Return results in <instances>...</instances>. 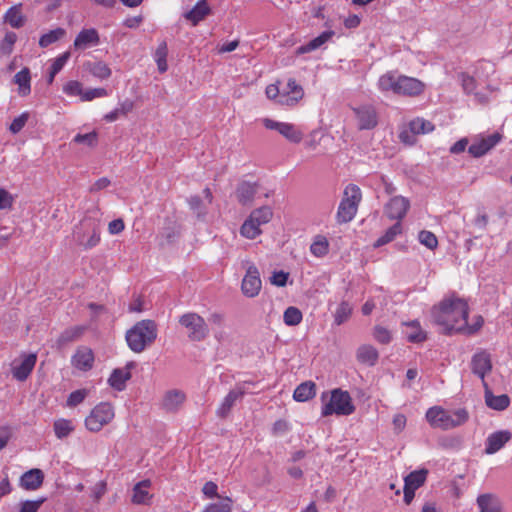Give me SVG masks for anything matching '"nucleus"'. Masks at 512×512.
Instances as JSON below:
<instances>
[{
    "instance_id": "1",
    "label": "nucleus",
    "mask_w": 512,
    "mask_h": 512,
    "mask_svg": "<svg viewBox=\"0 0 512 512\" xmlns=\"http://www.w3.org/2000/svg\"><path fill=\"white\" fill-rule=\"evenodd\" d=\"M469 307L467 302L455 295L444 298L434 306L431 315L437 325L443 327L446 333L475 334L483 325V318L475 316L472 323H468Z\"/></svg>"
},
{
    "instance_id": "2",
    "label": "nucleus",
    "mask_w": 512,
    "mask_h": 512,
    "mask_svg": "<svg viewBox=\"0 0 512 512\" xmlns=\"http://www.w3.org/2000/svg\"><path fill=\"white\" fill-rule=\"evenodd\" d=\"M157 325L153 320H141L126 332L128 347L135 353H141L157 338Z\"/></svg>"
},
{
    "instance_id": "3",
    "label": "nucleus",
    "mask_w": 512,
    "mask_h": 512,
    "mask_svg": "<svg viewBox=\"0 0 512 512\" xmlns=\"http://www.w3.org/2000/svg\"><path fill=\"white\" fill-rule=\"evenodd\" d=\"M322 408L321 415L327 417L330 415L347 416L354 412L352 398L347 391L342 389H333L330 394L327 392L321 395Z\"/></svg>"
},
{
    "instance_id": "4",
    "label": "nucleus",
    "mask_w": 512,
    "mask_h": 512,
    "mask_svg": "<svg viewBox=\"0 0 512 512\" xmlns=\"http://www.w3.org/2000/svg\"><path fill=\"white\" fill-rule=\"evenodd\" d=\"M468 412L463 409L448 411L440 406H433L426 412V419L433 428L449 430L468 421Z\"/></svg>"
},
{
    "instance_id": "5",
    "label": "nucleus",
    "mask_w": 512,
    "mask_h": 512,
    "mask_svg": "<svg viewBox=\"0 0 512 512\" xmlns=\"http://www.w3.org/2000/svg\"><path fill=\"white\" fill-rule=\"evenodd\" d=\"M362 200L361 189L355 184H348L343 191L342 199L336 212V221L345 224L352 221Z\"/></svg>"
},
{
    "instance_id": "6",
    "label": "nucleus",
    "mask_w": 512,
    "mask_h": 512,
    "mask_svg": "<svg viewBox=\"0 0 512 512\" xmlns=\"http://www.w3.org/2000/svg\"><path fill=\"white\" fill-rule=\"evenodd\" d=\"M75 242L85 250L92 249L100 242V227L98 221L84 218L73 230Z\"/></svg>"
},
{
    "instance_id": "7",
    "label": "nucleus",
    "mask_w": 512,
    "mask_h": 512,
    "mask_svg": "<svg viewBox=\"0 0 512 512\" xmlns=\"http://www.w3.org/2000/svg\"><path fill=\"white\" fill-rule=\"evenodd\" d=\"M179 324L186 329L187 337L193 342H200L209 335L205 319L195 312H188L179 317Z\"/></svg>"
},
{
    "instance_id": "8",
    "label": "nucleus",
    "mask_w": 512,
    "mask_h": 512,
    "mask_svg": "<svg viewBox=\"0 0 512 512\" xmlns=\"http://www.w3.org/2000/svg\"><path fill=\"white\" fill-rule=\"evenodd\" d=\"M115 416L114 408L110 403L101 402L96 405L85 419V426L91 432L100 431L109 424Z\"/></svg>"
},
{
    "instance_id": "9",
    "label": "nucleus",
    "mask_w": 512,
    "mask_h": 512,
    "mask_svg": "<svg viewBox=\"0 0 512 512\" xmlns=\"http://www.w3.org/2000/svg\"><path fill=\"white\" fill-rule=\"evenodd\" d=\"M246 274L241 283L242 293L248 298L258 296L262 288V281L258 268L249 260L244 261Z\"/></svg>"
},
{
    "instance_id": "10",
    "label": "nucleus",
    "mask_w": 512,
    "mask_h": 512,
    "mask_svg": "<svg viewBox=\"0 0 512 512\" xmlns=\"http://www.w3.org/2000/svg\"><path fill=\"white\" fill-rule=\"evenodd\" d=\"M262 123L265 128L270 130H276L284 138L292 143H300L303 139V133L294 124L287 122H279L270 118L262 119Z\"/></svg>"
},
{
    "instance_id": "11",
    "label": "nucleus",
    "mask_w": 512,
    "mask_h": 512,
    "mask_svg": "<svg viewBox=\"0 0 512 512\" xmlns=\"http://www.w3.org/2000/svg\"><path fill=\"white\" fill-rule=\"evenodd\" d=\"M502 140V135L495 132L490 135H478L476 136L471 145L468 148L469 154L475 158H479L488 153Z\"/></svg>"
},
{
    "instance_id": "12",
    "label": "nucleus",
    "mask_w": 512,
    "mask_h": 512,
    "mask_svg": "<svg viewBox=\"0 0 512 512\" xmlns=\"http://www.w3.org/2000/svg\"><path fill=\"white\" fill-rule=\"evenodd\" d=\"M471 370L477 375L486 387L485 377L492 370L491 355L486 350L477 351L471 359Z\"/></svg>"
},
{
    "instance_id": "13",
    "label": "nucleus",
    "mask_w": 512,
    "mask_h": 512,
    "mask_svg": "<svg viewBox=\"0 0 512 512\" xmlns=\"http://www.w3.org/2000/svg\"><path fill=\"white\" fill-rule=\"evenodd\" d=\"M37 356L34 353L24 354L12 363V375L18 381H24L35 367Z\"/></svg>"
},
{
    "instance_id": "14",
    "label": "nucleus",
    "mask_w": 512,
    "mask_h": 512,
    "mask_svg": "<svg viewBox=\"0 0 512 512\" xmlns=\"http://www.w3.org/2000/svg\"><path fill=\"white\" fill-rule=\"evenodd\" d=\"M357 126L360 130H370L377 126L378 115L376 109L370 105L354 108Z\"/></svg>"
},
{
    "instance_id": "15",
    "label": "nucleus",
    "mask_w": 512,
    "mask_h": 512,
    "mask_svg": "<svg viewBox=\"0 0 512 512\" xmlns=\"http://www.w3.org/2000/svg\"><path fill=\"white\" fill-rule=\"evenodd\" d=\"M409 207L410 202L407 198L395 196L385 205L384 212L389 219L400 222L405 217Z\"/></svg>"
},
{
    "instance_id": "16",
    "label": "nucleus",
    "mask_w": 512,
    "mask_h": 512,
    "mask_svg": "<svg viewBox=\"0 0 512 512\" xmlns=\"http://www.w3.org/2000/svg\"><path fill=\"white\" fill-rule=\"evenodd\" d=\"M511 438L512 433L508 430H499L491 433L486 439L484 452L487 455L495 454L501 450Z\"/></svg>"
},
{
    "instance_id": "17",
    "label": "nucleus",
    "mask_w": 512,
    "mask_h": 512,
    "mask_svg": "<svg viewBox=\"0 0 512 512\" xmlns=\"http://www.w3.org/2000/svg\"><path fill=\"white\" fill-rule=\"evenodd\" d=\"M71 364L74 368L80 371H89L94 365V353L85 346L77 348L76 352L71 358Z\"/></svg>"
},
{
    "instance_id": "18",
    "label": "nucleus",
    "mask_w": 512,
    "mask_h": 512,
    "mask_svg": "<svg viewBox=\"0 0 512 512\" xmlns=\"http://www.w3.org/2000/svg\"><path fill=\"white\" fill-rule=\"evenodd\" d=\"M398 88V95L414 97L423 93L425 84L417 78L401 75Z\"/></svg>"
},
{
    "instance_id": "19",
    "label": "nucleus",
    "mask_w": 512,
    "mask_h": 512,
    "mask_svg": "<svg viewBox=\"0 0 512 512\" xmlns=\"http://www.w3.org/2000/svg\"><path fill=\"white\" fill-rule=\"evenodd\" d=\"M134 366V362H128L123 368L114 369L108 378V384L117 391L124 390L126 382L131 378V369Z\"/></svg>"
},
{
    "instance_id": "20",
    "label": "nucleus",
    "mask_w": 512,
    "mask_h": 512,
    "mask_svg": "<svg viewBox=\"0 0 512 512\" xmlns=\"http://www.w3.org/2000/svg\"><path fill=\"white\" fill-rule=\"evenodd\" d=\"M100 43V37L96 29L89 28L81 30L73 43L75 49L84 50Z\"/></svg>"
},
{
    "instance_id": "21",
    "label": "nucleus",
    "mask_w": 512,
    "mask_h": 512,
    "mask_svg": "<svg viewBox=\"0 0 512 512\" xmlns=\"http://www.w3.org/2000/svg\"><path fill=\"white\" fill-rule=\"evenodd\" d=\"M334 35H335V32L332 30L323 31L319 36L310 40L308 43L299 46L296 49V54L302 55V54L310 53L312 51L320 49L326 43H328L333 38Z\"/></svg>"
},
{
    "instance_id": "22",
    "label": "nucleus",
    "mask_w": 512,
    "mask_h": 512,
    "mask_svg": "<svg viewBox=\"0 0 512 512\" xmlns=\"http://www.w3.org/2000/svg\"><path fill=\"white\" fill-rule=\"evenodd\" d=\"M44 480V473L38 468L25 472L20 478V486L28 491H34L41 487Z\"/></svg>"
},
{
    "instance_id": "23",
    "label": "nucleus",
    "mask_w": 512,
    "mask_h": 512,
    "mask_svg": "<svg viewBox=\"0 0 512 512\" xmlns=\"http://www.w3.org/2000/svg\"><path fill=\"white\" fill-rule=\"evenodd\" d=\"M287 94H281L278 102L282 105L294 106L303 97V89L299 86L294 79H289L287 82Z\"/></svg>"
},
{
    "instance_id": "24",
    "label": "nucleus",
    "mask_w": 512,
    "mask_h": 512,
    "mask_svg": "<svg viewBox=\"0 0 512 512\" xmlns=\"http://www.w3.org/2000/svg\"><path fill=\"white\" fill-rule=\"evenodd\" d=\"M402 325L405 326L404 334L409 342L422 343L427 339V333L422 329L419 321L403 322Z\"/></svg>"
},
{
    "instance_id": "25",
    "label": "nucleus",
    "mask_w": 512,
    "mask_h": 512,
    "mask_svg": "<svg viewBox=\"0 0 512 512\" xmlns=\"http://www.w3.org/2000/svg\"><path fill=\"white\" fill-rule=\"evenodd\" d=\"M479 512H502L500 499L491 493L481 494L477 497Z\"/></svg>"
},
{
    "instance_id": "26",
    "label": "nucleus",
    "mask_w": 512,
    "mask_h": 512,
    "mask_svg": "<svg viewBox=\"0 0 512 512\" xmlns=\"http://www.w3.org/2000/svg\"><path fill=\"white\" fill-rule=\"evenodd\" d=\"M400 76L394 71L386 72L378 79V89L383 93L392 92L398 95Z\"/></svg>"
},
{
    "instance_id": "27",
    "label": "nucleus",
    "mask_w": 512,
    "mask_h": 512,
    "mask_svg": "<svg viewBox=\"0 0 512 512\" xmlns=\"http://www.w3.org/2000/svg\"><path fill=\"white\" fill-rule=\"evenodd\" d=\"M258 191V184L248 181L241 182L236 189V197L242 205L251 204Z\"/></svg>"
},
{
    "instance_id": "28",
    "label": "nucleus",
    "mask_w": 512,
    "mask_h": 512,
    "mask_svg": "<svg viewBox=\"0 0 512 512\" xmlns=\"http://www.w3.org/2000/svg\"><path fill=\"white\" fill-rule=\"evenodd\" d=\"M458 80L461 84V87H462L464 93L473 94L475 96V99L480 103H484L487 101L486 96H484L483 94H481L479 92H476L477 83L473 76H471L465 72H461L458 74Z\"/></svg>"
},
{
    "instance_id": "29",
    "label": "nucleus",
    "mask_w": 512,
    "mask_h": 512,
    "mask_svg": "<svg viewBox=\"0 0 512 512\" xmlns=\"http://www.w3.org/2000/svg\"><path fill=\"white\" fill-rule=\"evenodd\" d=\"M244 394V390L240 387H236L235 389H232L226 397L223 399L222 403L217 409V415L219 417H226L231 408L234 406L235 402L241 398Z\"/></svg>"
},
{
    "instance_id": "30",
    "label": "nucleus",
    "mask_w": 512,
    "mask_h": 512,
    "mask_svg": "<svg viewBox=\"0 0 512 512\" xmlns=\"http://www.w3.org/2000/svg\"><path fill=\"white\" fill-rule=\"evenodd\" d=\"M13 82L18 86V94L22 97L31 93V74L27 67L17 72L13 77Z\"/></svg>"
},
{
    "instance_id": "31",
    "label": "nucleus",
    "mask_w": 512,
    "mask_h": 512,
    "mask_svg": "<svg viewBox=\"0 0 512 512\" xmlns=\"http://www.w3.org/2000/svg\"><path fill=\"white\" fill-rule=\"evenodd\" d=\"M379 354L372 345H361L356 351L357 361L367 366H374L378 360Z\"/></svg>"
},
{
    "instance_id": "32",
    "label": "nucleus",
    "mask_w": 512,
    "mask_h": 512,
    "mask_svg": "<svg viewBox=\"0 0 512 512\" xmlns=\"http://www.w3.org/2000/svg\"><path fill=\"white\" fill-rule=\"evenodd\" d=\"M186 397L185 394L178 390L168 391L162 400V406L165 410L174 412L177 411L184 403Z\"/></svg>"
},
{
    "instance_id": "33",
    "label": "nucleus",
    "mask_w": 512,
    "mask_h": 512,
    "mask_svg": "<svg viewBox=\"0 0 512 512\" xmlns=\"http://www.w3.org/2000/svg\"><path fill=\"white\" fill-rule=\"evenodd\" d=\"M210 13V8L205 0H200L188 12L184 14L185 19L190 21L193 25L198 24Z\"/></svg>"
},
{
    "instance_id": "34",
    "label": "nucleus",
    "mask_w": 512,
    "mask_h": 512,
    "mask_svg": "<svg viewBox=\"0 0 512 512\" xmlns=\"http://www.w3.org/2000/svg\"><path fill=\"white\" fill-rule=\"evenodd\" d=\"M316 394V385L312 381H306L296 387L293 398L297 402H305L313 398Z\"/></svg>"
},
{
    "instance_id": "35",
    "label": "nucleus",
    "mask_w": 512,
    "mask_h": 512,
    "mask_svg": "<svg viewBox=\"0 0 512 512\" xmlns=\"http://www.w3.org/2000/svg\"><path fill=\"white\" fill-rule=\"evenodd\" d=\"M330 244L326 236L317 234L313 237L310 252L317 258H323L329 253Z\"/></svg>"
},
{
    "instance_id": "36",
    "label": "nucleus",
    "mask_w": 512,
    "mask_h": 512,
    "mask_svg": "<svg viewBox=\"0 0 512 512\" xmlns=\"http://www.w3.org/2000/svg\"><path fill=\"white\" fill-rule=\"evenodd\" d=\"M485 402L489 408L497 411H503L509 406L510 399L506 394L496 396L491 391L486 390Z\"/></svg>"
},
{
    "instance_id": "37",
    "label": "nucleus",
    "mask_w": 512,
    "mask_h": 512,
    "mask_svg": "<svg viewBox=\"0 0 512 512\" xmlns=\"http://www.w3.org/2000/svg\"><path fill=\"white\" fill-rule=\"evenodd\" d=\"M4 20L13 28L22 27L24 25V16L21 13V4L8 9L5 13Z\"/></svg>"
},
{
    "instance_id": "38",
    "label": "nucleus",
    "mask_w": 512,
    "mask_h": 512,
    "mask_svg": "<svg viewBox=\"0 0 512 512\" xmlns=\"http://www.w3.org/2000/svg\"><path fill=\"white\" fill-rule=\"evenodd\" d=\"M272 216L273 212L271 208L268 206H263L253 210L248 218L257 225L262 226L267 224L272 219Z\"/></svg>"
},
{
    "instance_id": "39",
    "label": "nucleus",
    "mask_w": 512,
    "mask_h": 512,
    "mask_svg": "<svg viewBox=\"0 0 512 512\" xmlns=\"http://www.w3.org/2000/svg\"><path fill=\"white\" fill-rule=\"evenodd\" d=\"M66 35V30L58 27L54 30H50L47 33H44L39 39V46L41 48H46L53 43H56L60 39H62Z\"/></svg>"
},
{
    "instance_id": "40",
    "label": "nucleus",
    "mask_w": 512,
    "mask_h": 512,
    "mask_svg": "<svg viewBox=\"0 0 512 512\" xmlns=\"http://www.w3.org/2000/svg\"><path fill=\"white\" fill-rule=\"evenodd\" d=\"M408 128L412 134H427L434 130V125L423 118H415L410 121Z\"/></svg>"
},
{
    "instance_id": "41",
    "label": "nucleus",
    "mask_w": 512,
    "mask_h": 512,
    "mask_svg": "<svg viewBox=\"0 0 512 512\" xmlns=\"http://www.w3.org/2000/svg\"><path fill=\"white\" fill-rule=\"evenodd\" d=\"M150 486L149 480L137 483L133 489V502L136 504H144L150 498L147 488Z\"/></svg>"
},
{
    "instance_id": "42",
    "label": "nucleus",
    "mask_w": 512,
    "mask_h": 512,
    "mask_svg": "<svg viewBox=\"0 0 512 512\" xmlns=\"http://www.w3.org/2000/svg\"><path fill=\"white\" fill-rule=\"evenodd\" d=\"M402 233V225L400 222H396L394 225H392L390 228L386 230L384 235L379 237L374 246L380 247L383 246L391 241H393L398 235Z\"/></svg>"
},
{
    "instance_id": "43",
    "label": "nucleus",
    "mask_w": 512,
    "mask_h": 512,
    "mask_svg": "<svg viewBox=\"0 0 512 512\" xmlns=\"http://www.w3.org/2000/svg\"><path fill=\"white\" fill-rule=\"evenodd\" d=\"M426 470L413 471L404 479L408 489H418L426 480Z\"/></svg>"
},
{
    "instance_id": "44",
    "label": "nucleus",
    "mask_w": 512,
    "mask_h": 512,
    "mask_svg": "<svg viewBox=\"0 0 512 512\" xmlns=\"http://www.w3.org/2000/svg\"><path fill=\"white\" fill-rule=\"evenodd\" d=\"M53 427L55 435L59 439L67 437L74 430L72 421L63 418L56 420Z\"/></svg>"
},
{
    "instance_id": "45",
    "label": "nucleus",
    "mask_w": 512,
    "mask_h": 512,
    "mask_svg": "<svg viewBox=\"0 0 512 512\" xmlns=\"http://www.w3.org/2000/svg\"><path fill=\"white\" fill-rule=\"evenodd\" d=\"M89 72L96 78L104 80L111 76V69L104 62L87 64Z\"/></svg>"
},
{
    "instance_id": "46",
    "label": "nucleus",
    "mask_w": 512,
    "mask_h": 512,
    "mask_svg": "<svg viewBox=\"0 0 512 512\" xmlns=\"http://www.w3.org/2000/svg\"><path fill=\"white\" fill-rule=\"evenodd\" d=\"M261 226L254 223L252 220L247 218L242 226L240 227V234L247 239H255L262 233Z\"/></svg>"
},
{
    "instance_id": "47",
    "label": "nucleus",
    "mask_w": 512,
    "mask_h": 512,
    "mask_svg": "<svg viewBox=\"0 0 512 512\" xmlns=\"http://www.w3.org/2000/svg\"><path fill=\"white\" fill-rule=\"evenodd\" d=\"M303 319L302 312L294 306L288 307L283 313V321L287 326H297Z\"/></svg>"
},
{
    "instance_id": "48",
    "label": "nucleus",
    "mask_w": 512,
    "mask_h": 512,
    "mask_svg": "<svg viewBox=\"0 0 512 512\" xmlns=\"http://www.w3.org/2000/svg\"><path fill=\"white\" fill-rule=\"evenodd\" d=\"M167 53H168L167 44L165 42H162L161 44H159V46L157 47L155 54H154L155 62L157 63L158 70L161 73H164L165 71H167V68H168L167 61H166Z\"/></svg>"
},
{
    "instance_id": "49",
    "label": "nucleus",
    "mask_w": 512,
    "mask_h": 512,
    "mask_svg": "<svg viewBox=\"0 0 512 512\" xmlns=\"http://www.w3.org/2000/svg\"><path fill=\"white\" fill-rule=\"evenodd\" d=\"M64 94L69 97H79L82 99L84 88L81 82L77 80H70L63 85L62 88Z\"/></svg>"
},
{
    "instance_id": "50",
    "label": "nucleus",
    "mask_w": 512,
    "mask_h": 512,
    "mask_svg": "<svg viewBox=\"0 0 512 512\" xmlns=\"http://www.w3.org/2000/svg\"><path fill=\"white\" fill-rule=\"evenodd\" d=\"M352 313V308L347 302H342L336 309L334 314V322L336 325H341L349 319Z\"/></svg>"
},
{
    "instance_id": "51",
    "label": "nucleus",
    "mask_w": 512,
    "mask_h": 512,
    "mask_svg": "<svg viewBox=\"0 0 512 512\" xmlns=\"http://www.w3.org/2000/svg\"><path fill=\"white\" fill-rule=\"evenodd\" d=\"M84 331V328L81 326H75L69 329H66L59 337L60 344H66L68 342H72L78 339Z\"/></svg>"
},
{
    "instance_id": "52",
    "label": "nucleus",
    "mask_w": 512,
    "mask_h": 512,
    "mask_svg": "<svg viewBox=\"0 0 512 512\" xmlns=\"http://www.w3.org/2000/svg\"><path fill=\"white\" fill-rule=\"evenodd\" d=\"M232 500L229 497L224 498L219 503H211L205 507L203 512H231Z\"/></svg>"
},
{
    "instance_id": "53",
    "label": "nucleus",
    "mask_w": 512,
    "mask_h": 512,
    "mask_svg": "<svg viewBox=\"0 0 512 512\" xmlns=\"http://www.w3.org/2000/svg\"><path fill=\"white\" fill-rule=\"evenodd\" d=\"M418 240L422 245L431 250L435 249L438 245L437 237L434 235V233L427 230H422L419 232Z\"/></svg>"
},
{
    "instance_id": "54",
    "label": "nucleus",
    "mask_w": 512,
    "mask_h": 512,
    "mask_svg": "<svg viewBox=\"0 0 512 512\" xmlns=\"http://www.w3.org/2000/svg\"><path fill=\"white\" fill-rule=\"evenodd\" d=\"M289 279V273L283 270L273 271L269 277L271 285L276 287H285Z\"/></svg>"
},
{
    "instance_id": "55",
    "label": "nucleus",
    "mask_w": 512,
    "mask_h": 512,
    "mask_svg": "<svg viewBox=\"0 0 512 512\" xmlns=\"http://www.w3.org/2000/svg\"><path fill=\"white\" fill-rule=\"evenodd\" d=\"M88 395V390L78 389L71 392L67 398L66 404L68 407H75L82 403Z\"/></svg>"
},
{
    "instance_id": "56",
    "label": "nucleus",
    "mask_w": 512,
    "mask_h": 512,
    "mask_svg": "<svg viewBox=\"0 0 512 512\" xmlns=\"http://www.w3.org/2000/svg\"><path fill=\"white\" fill-rule=\"evenodd\" d=\"M109 93L105 88H91L84 90L81 101L89 102L96 98H103L108 96Z\"/></svg>"
},
{
    "instance_id": "57",
    "label": "nucleus",
    "mask_w": 512,
    "mask_h": 512,
    "mask_svg": "<svg viewBox=\"0 0 512 512\" xmlns=\"http://www.w3.org/2000/svg\"><path fill=\"white\" fill-rule=\"evenodd\" d=\"M373 337L376 341L382 344H388L392 340L391 332L383 326H375L373 330Z\"/></svg>"
},
{
    "instance_id": "58",
    "label": "nucleus",
    "mask_w": 512,
    "mask_h": 512,
    "mask_svg": "<svg viewBox=\"0 0 512 512\" xmlns=\"http://www.w3.org/2000/svg\"><path fill=\"white\" fill-rule=\"evenodd\" d=\"M28 119H29V113L23 112L21 115H19L12 121V123L9 126V131L12 134L19 133L23 129V127L26 125Z\"/></svg>"
},
{
    "instance_id": "59",
    "label": "nucleus",
    "mask_w": 512,
    "mask_h": 512,
    "mask_svg": "<svg viewBox=\"0 0 512 512\" xmlns=\"http://www.w3.org/2000/svg\"><path fill=\"white\" fill-rule=\"evenodd\" d=\"M17 40V35L14 32H7L4 39L0 44V50L4 54H10L13 50V46Z\"/></svg>"
},
{
    "instance_id": "60",
    "label": "nucleus",
    "mask_w": 512,
    "mask_h": 512,
    "mask_svg": "<svg viewBox=\"0 0 512 512\" xmlns=\"http://www.w3.org/2000/svg\"><path fill=\"white\" fill-rule=\"evenodd\" d=\"M73 141L78 144H85L89 147H94L97 144V133L90 132L86 134H77Z\"/></svg>"
},
{
    "instance_id": "61",
    "label": "nucleus",
    "mask_w": 512,
    "mask_h": 512,
    "mask_svg": "<svg viewBox=\"0 0 512 512\" xmlns=\"http://www.w3.org/2000/svg\"><path fill=\"white\" fill-rule=\"evenodd\" d=\"M45 498L37 500H26L20 503L19 512H38L41 505L44 503Z\"/></svg>"
},
{
    "instance_id": "62",
    "label": "nucleus",
    "mask_w": 512,
    "mask_h": 512,
    "mask_svg": "<svg viewBox=\"0 0 512 512\" xmlns=\"http://www.w3.org/2000/svg\"><path fill=\"white\" fill-rule=\"evenodd\" d=\"M14 196L4 188H0V210L11 209L14 203Z\"/></svg>"
},
{
    "instance_id": "63",
    "label": "nucleus",
    "mask_w": 512,
    "mask_h": 512,
    "mask_svg": "<svg viewBox=\"0 0 512 512\" xmlns=\"http://www.w3.org/2000/svg\"><path fill=\"white\" fill-rule=\"evenodd\" d=\"M69 58H70L69 51L62 53L61 55H59L57 58H55L53 60L50 69H52V71L54 73H59L62 70V68L65 66V64L67 63Z\"/></svg>"
},
{
    "instance_id": "64",
    "label": "nucleus",
    "mask_w": 512,
    "mask_h": 512,
    "mask_svg": "<svg viewBox=\"0 0 512 512\" xmlns=\"http://www.w3.org/2000/svg\"><path fill=\"white\" fill-rule=\"evenodd\" d=\"M190 208L198 215V217L206 214L205 208L202 205V200L198 196H192L189 199Z\"/></svg>"
}]
</instances>
